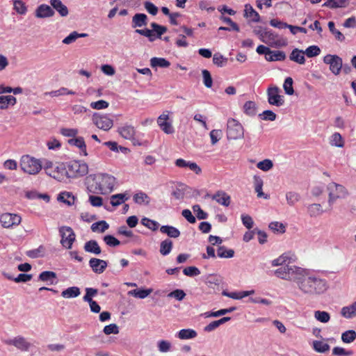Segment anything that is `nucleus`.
I'll list each match as a JSON object with an SVG mask.
<instances>
[{
    "label": "nucleus",
    "instance_id": "obj_1",
    "mask_svg": "<svg viewBox=\"0 0 356 356\" xmlns=\"http://www.w3.org/2000/svg\"><path fill=\"white\" fill-rule=\"evenodd\" d=\"M296 283L299 290L304 294H322L327 288V282L325 280L305 268H302Z\"/></svg>",
    "mask_w": 356,
    "mask_h": 356
},
{
    "label": "nucleus",
    "instance_id": "obj_2",
    "mask_svg": "<svg viewBox=\"0 0 356 356\" xmlns=\"http://www.w3.org/2000/svg\"><path fill=\"white\" fill-rule=\"evenodd\" d=\"M115 178L110 175L99 173L90 175L86 179L88 192L96 194L110 193L115 185Z\"/></svg>",
    "mask_w": 356,
    "mask_h": 356
},
{
    "label": "nucleus",
    "instance_id": "obj_3",
    "mask_svg": "<svg viewBox=\"0 0 356 356\" xmlns=\"http://www.w3.org/2000/svg\"><path fill=\"white\" fill-rule=\"evenodd\" d=\"M302 270V268L290 264L275 270V275L280 279L296 282Z\"/></svg>",
    "mask_w": 356,
    "mask_h": 356
},
{
    "label": "nucleus",
    "instance_id": "obj_4",
    "mask_svg": "<svg viewBox=\"0 0 356 356\" xmlns=\"http://www.w3.org/2000/svg\"><path fill=\"white\" fill-rule=\"evenodd\" d=\"M327 190L329 195L328 204L330 207L337 199L345 198L348 195V190L343 186L335 182L330 183L327 186Z\"/></svg>",
    "mask_w": 356,
    "mask_h": 356
},
{
    "label": "nucleus",
    "instance_id": "obj_5",
    "mask_svg": "<svg viewBox=\"0 0 356 356\" xmlns=\"http://www.w3.org/2000/svg\"><path fill=\"white\" fill-rule=\"evenodd\" d=\"M20 168L26 173L35 175L42 169V165L39 160L29 155H24L21 159Z\"/></svg>",
    "mask_w": 356,
    "mask_h": 356
},
{
    "label": "nucleus",
    "instance_id": "obj_6",
    "mask_svg": "<svg viewBox=\"0 0 356 356\" xmlns=\"http://www.w3.org/2000/svg\"><path fill=\"white\" fill-rule=\"evenodd\" d=\"M88 172V166L86 163L72 161L66 168L65 176L67 177H78L86 175Z\"/></svg>",
    "mask_w": 356,
    "mask_h": 356
},
{
    "label": "nucleus",
    "instance_id": "obj_7",
    "mask_svg": "<svg viewBox=\"0 0 356 356\" xmlns=\"http://www.w3.org/2000/svg\"><path fill=\"white\" fill-rule=\"evenodd\" d=\"M44 169L48 175L58 181L63 180L65 177L66 168L63 163L55 165L51 161H46Z\"/></svg>",
    "mask_w": 356,
    "mask_h": 356
},
{
    "label": "nucleus",
    "instance_id": "obj_8",
    "mask_svg": "<svg viewBox=\"0 0 356 356\" xmlns=\"http://www.w3.org/2000/svg\"><path fill=\"white\" fill-rule=\"evenodd\" d=\"M7 346H13L21 352H29L33 344L22 335H17L12 339L3 341Z\"/></svg>",
    "mask_w": 356,
    "mask_h": 356
},
{
    "label": "nucleus",
    "instance_id": "obj_9",
    "mask_svg": "<svg viewBox=\"0 0 356 356\" xmlns=\"http://www.w3.org/2000/svg\"><path fill=\"white\" fill-rule=\"evenodd\" d=\"M227 136L229 140H236L243 136L242 125L233 118H230L227 121Z\"/></svg>",
    "mask_w": 356,
    "mask_h": 356
},
{
    "label": "nucleus",
    "instance_id": "obj_10",
    "mask_svg": "<svg viewBox=\"0 0 356 356\" xmlns=\"http://www.w3.org/2000/svg\"><path fill=\"white\" fill-rule=\"evenodd\" d=\"M59 232L61 236L60 243L67 249L72 248L75 241V234L70 227L63 226L60 227Z\"/></svg>",
    "mask_w": 356,
    "mask_h": 356
},
{
    "label": "nucleus",
    "instance_id": "obj_11",
    "mask_svg": "<svg viewBox=\"0 0 356 356\" xmlns=\"http://www.w3.org/2000/svg\"><path fill=\"white\" fill-rule=\"evenodd\" d=\"M280 89L276 86H270L267 89L268 102L277 107L284 104V97L280 95Z\"/></svg>",
    "mask_w": 356,
    "mask_h": 356
},
{
    "label": "nucleus",
    "instance_id": "obj_12",
    "mask_svg": "<svg viewBox=\"0 0 356 356\" xmlns=\"http://www.w3.org/2000/svg\"><path fill=\"white\" fill-rule=\"evenodd\" d=\"M323 62L330 65V70L334 74H339L343 66L341 58L337 55L327 54L323 58Z\"/></svg>",
    "mask_w": 356,
    "mask_h": 356
},
{
    "label": "nucleus",
    "instance_id": "obj_13",
    "mask_svg": "<svg viewBox=\"0 0 356 356\" xmlns=\"http://www.w3.org/2000/svg\"><path fill=\"white\" fill-rule=\"evenodd\" d=\"M93 123L101 129L104 131L109 130L113 125V121L106 115H99L94 113L92 115Z\"/></svg>",
    "mask_w": 356,
    "mask_h": 356
},
{
    "label": "nucleus",
    "instance_id": "obj_14",
    "mask_svg": "<svg viewBox=\"0 0 356 356\" xmlns=\"http://www.w3.org/2000/svg\"><path fill=\"white\" fill-rule=\"evenodd\" d=\"M21 217L17 214L5 213L0 216V222L4 228H11L21 222Z\"/></svg>",
    "mask_w": 356,
    "mask_h": 356
},
{
    "label": "nucleus",
    "instance_id": "obj_15",
    "mask_svg": "<svg viewBox=\"0 0 356 356\" xmlns=\"http://www.w3.org/2000/svg\"><path fill=\"white\" fill-rule=\"evenodd\" d=\"M261 41L273 47H280L281 45V42L277 38V35L275 34L271 31L266 30Z\"/></svg>",
    "mask_w": 356,
    "mask_h": 356
},
{
    "label": "nucleus",
    "instance_id": "obj_16",
    "mask_svg": "<svg viewBox=\"0 0 356 356\" xmlns=\"http://www.w3.org/2000/svg\"><path fill=\"white\" fill-rule=\"evenodd\" d=\"M55 14L52 8L47 4L40 5L35 11V15L38 18H47L53 17Z\"/></svg>",
    "mask_w": 356,
    "mask_h": 356
},
{
    "label": "nucleus",
    "instance_id": "obj_17",
    "mask_svg": "<svg viewBox=\"0 0 356 356\" xmlns=\"http://www.w3.org/2000/svg\"><path fill=\"white\" fill-rule=\"evenodd\" d=\"M89 266L95 273H102L107 267V262L104 260L91 258L89 261Z\"/></svg>",
    "mask_w": 356,
    "mask_h": 356
},
{
    "label": "nucleus",
    "instance_id": "obj_18",
    "mask_svg": "<svg viewBox=\"0 0 356 356\" xmlns=\"http://www.w3.org/2000/svg\"><path fill=\"white\" fill-rule=\"evenodd\" d=\"M211 199L224 207H228L231 203V197L223 191H218L211 196Z\"/></svg>",
    "mask_w": 356,
    "mask_h": 356
},
{
    "label": "nucleus",
    "instance_id": "obj_19",
    "mask_svg": "<svg viewBox=\"0 0 356 356\" xmlns=\"http://www.w3.org/2000/svg\"><path fill=\"white\" fill-rule=\"evenodd\" d=\"M118 133L122 138L127 140H134L136 130L133 126L124 124L118 129Z\"/></svg>",
    "mask_w": 356,
    "mask_h": 356
},
{
    "label": "nucleus",
    "instance_id": "obj_20",
    "mask_svg": "<svg viewBox=\"0 0 356 356\" xmlns=\"http://www.w3.org/2000/svg\"><path fill=\"white\" fill-rule=\"evenodd\" d=\"M50 6L56 10L61 17H66L69 10L67 7L60 0H50Z\"/></svg>",
    "mask_w": 356,
    "mask_h": 356
},
{
    "label": "nucleus",
    "instance_id": "obj_21",
    "mask_svg": "<svg viewBox=\"0 0 356 356\" xmlns=\"http://www.w3.org/2000/svg\"><path fill=\"white\" fill-rule=\"evenodd\" d=\"M147 24V17L144 13H137L132 17V27H142Z\"/></svg>",
    "mask_w": 356,
    "mask_h": 356
},
{
    "label": "nucleus",
    "instance_id": "obj_22",
    "mask_svg": "<svg viewBox=\"0 0 356 356\" xmlns=\"http://www.w3.org/2000/svg\"><path fill=\"white\" fill-rule=\"evenodd\" d=\"M341 314L346 318H351L356 316V300L348 306L342 307Z\"/></svg>",
    "mask_w": 356,
    "mask_h": 356
},
{
    "label": "nucleus",
    "instance_id": "obj_23",
    "mask_svg": "<svg viewBox=\"0 0 356 356\" xmlns=\"http://www.w3.org/2000/svg\"><path fill=\"white\" fill-rule=\"evenodd\" d=\"M305 51L298 49H294L289 56L291 60L298 64L302 65L305 63Z\"/></svg>",
    "mask_w": 356,
    "mask_h": 356
},
{
    "label": "nucleus",
    "instance_id": "obj_24",
    "mask_svg": "<svg viewBox=\"0 0 356 356\" xmlns=\"http://www.w3.org/2000/svg\"><path fill=\"white\" fill-rule=\"evenodd\" d=\"M84 250L86 252L92 253L94 254H99L102 252L98 243L95 240H90L86 242L84 245Z\"/></svg>",
    "mask_w": 356,
    "mask_h": 356
},
{
    "label": "nucleus",
    "instance_id": "obj_25",
    "mask_svg": "<svg viewBox=\"0 0 356 356\" xmlns=\"http://www.w3.org/2000/svg\"><path fill=\"white\" fill-rule=\"evenodd\" d=\"M161 232L167 234L170 238H178L180 236V232L178 229L170 225H163L160 228Z\"/></svg>",
    "mask_w": 356,
    "mask_h": 356
},
{
    "label": "nucleus",
    "instance_id": "obj_26",
    "mask_svg": "<svg viewBox=\"0 0 356 356\" xmlns=\"http://www.w3.org/2000/svg\"><path fill=\"white\" fill-rule=\"evenodd\" d=\"M17 102L16 98L13 95H2L0 97V109L5 110L9 105L14 106Z\"/></svg>",
    "mask_w": 356,
    "mask_h": 356
},
{
    "label": "nucleus",
    "instance_id": "obj_27",
    "mask_svg": "<svg viewBox=\"0 0 356 356\" xmlns=\"http://www.w3.org/2000/svg\"><path fill=\"white\" fill-rule=\"evenodd\" d=\"M244 12V17H251L252 22H259L260 21V16L259 13L254 10V8L250 4L245 5Z\"/></svg>",
    "mask_w": 356,
    "mask_h": 356
},
{
    "label": "nucleus",
    "instance_id": "obj_28",
    "mask_svg": "<svg viewBox=\"0 0 356 356\" xmlns=\"http://www.w3.org/2000/svg\"><path fill=\"white\" fill-rule=\"evenodd\" d=\"M197 334L196 331L193 329H182L177 333L176 337L179 339L186 340L193 339Z\"/></svg>",
    "mask_w": 356,
    "mask_h": 356
},
{
    "label": "nucleus",
    "instance_id": "obj_29",
    "mask_svg": "<svg viewBox=\"0 0 356 356\" xmlns=\"http://www.w3.org/2000/svg\"><path fill=\"white\" fill-rule=\"evenodd\" d=\"M150 65L152 67L167 68L170 67V63L164 58L153 57L150 59Z\"/></svg>",
    "mask_w": 356,
    "mask_h": 356
},
{
    "label": "nucleus",
    "instance_id": "obj_30",
    "mask_svg": "<svg viewBox=\"0 0 356 356\" xmlns=\"http://www.w3.org/2000/svg\"><path fill=\"white\" fill-rule=\"evenodd\" d=\"M152 292V289H138L129 291L128 292V295L132 296L137 298L143 299L147 297Z\"/></svg>",
    "mask_w": 356,
    "mask_h": 356
},
{
    "label": "nucleus",
    "instance_id": "obj_31",
    "mask_svg": "<svg viewBox=\"0 0 356 356\" xmlns=\"http://www.w3.org/2000/svg\"><path fill=\"white\" fill-rule=\"evenodd\" d=\"M68 143L72 145H74L79 147L85 156H87L86 145L83 138L78 137L76 138H72L68 140Z\"/></svg>",
    "mask_w": 356,
    "mask_h": 356
},
{
    "label": "nucleus",
    "instance_id": "obj_32",
    "mask_svg": "<svg viewBox=\"0 0 356 356\" xmlns=\"http://www.w3.org/2000/svg\"><path fill=\"white\" fill-rule=\"evenodd\" d=\"M81 293L80 289L77 286H71L63 291L61 296L65 298H73L79 296Z\"/></svg>",
    "mask_w": 356,
    "mask_h": 356
},
{
    "label": "nucleus",
    "instance_id": "obj_33",
    "mask_svg": "<svg viewBox=\"0 0 356 356\" xmlns=\"http://www.w3.org/2000/svg\"><path fill=\"white\" fill-rule=\"evenodd\" d=\"M285 58L286 54L282 51H271L270 49V52H268V56H266V60L268 61L284 60Z\"/></svg>",
    "mask_w": 356,
    "mask_h": 356
},
{
    "label": "nucleus",
    "instance_id": "obj_34",
    "mask_svg": "<svg viewBox=\"0 0 356 356\" xmlns=\"http://www.w3.org/2000/svg\"><path fill=\"white\" fill-rule=\"evenodd\" d=\"M172 241L168 238L162 241L160 243L159 250L161 254L166 256L170 254L172 248Z\"/></svg>",
    "mask_w": 356,
    "mask_h": 356
},
{
    "label": "nucleus",
    "instance_id": "obj_35",
    "mask_svg": "<svg viewBox=\"0 0 356 356\" xmlns=\"http://www.w3.org/2000/svg\"><path fill=\"white\" fill-rule=\"evenodd\" d=\"M254 188L255 191L257 193L258 197H264V199H268V195L264 193L262 191V186H263V180L257 176L254 177Z\"/></svg>",
    "mask_w": 356,
    "mask_h": 356
},
{
    "label": "nucleus",
    "instance_id": "obj_36",
    "mask_svg": "<svg viewBox=\"0 0 356 356\" xmlns=\"http://www.w3.org/2000/svg\"><path fill=\"white\" fill-rule=\"evenodd\" d=\"M57 200L62 202L68 206H71L74 204V197L70 192H62L60 193Z\"/></svg>",
    "mask_w": 356,
    "mask_h": 356
},
{
    "label": "nucleus",
    "instance_id": "obj_37",
    "mask_svg": "<svg viewBox=\"0 0 356 356\" xmlns=\"http://www.w3.org/2000/svg\"><path fill=\"white\" fill-rule=\"evenodd\" d=\"M291 260L292 258L290 257L287 254H283L276 259H274L272 262V265L273 266H286L287 264H290L291 263Z\"/></svg>",
    "mask_w": 356,
    "mask_h": 356
},
{
    "label": "nucleus",
    "instance_id": "obj_38",
    "mask_svg": "<svg viewBox=\"0 0 356 356\" xmlns=\"http://www.w3.org/2000/svg\"><path fill=\"white\" fill-rule=\"evenodd\" d=\"M327 26L330 31L334 36L337 40L341 42L345 41V36L340 31L335 28V25L333 22H329Z\"/></svg>",
    "mask_w": 356,
    "mask_h": 356
},
{
    "label": "nucleus",
    "instance_id": "obj_39",
    "mask_svg": "<svg viewBox=\"0 0 356 356\" xmlns=\"http://www.w3.org/2000/svg\"><path fill=\"white\" fill-rule=\"evenodd\" d=\"M87 36V33H79L76 31H73L69 35L65 38L62 42L65 44H70L75 42L76 39L79 38H85Z\"/></svg>",
    "mask_w": 356,
    "mask_h": 356
},
{
    "label": "nucleus",
    "instance_id": "obj_40",
    "mask_svg": "<svg viewBox=\"0 0 356 356\" xmlns=\"http://www.w3.org/2000/svg\"><path fill=\"white\" fill-rule=\"evenodd\" d=\"M307 210L308 213L311 217H317L323 213L320 204H312L309 205Z\"/></svg>",
    "mask_w": 356,
    "mask_h": 356
},
{
    "label": "nucleus",
    "instance_id": "obj_41",
    "mask_svg": "<svg viewBox=\"0 0 356 356\" xmlns=\"http://www.w3.org/2000/svg\"><path fill=\"white\" fill-rule=\"evenodd\" d=\"M134 200L136 203L139 204H149L150 202L149 197L146 193H145L143 192H140V193H136L134 195Z\"/></svg>",
    "mask_w": 356,
    "mask_h": 356
},
{
    "label": "nucleus",
    "instance_id": "obj_42",
    "mask_svg": "<svg viewBox=\"0 0 356 356\" xmlns=\"http://www.w3.org/2000/svg\"><path fill=\"white\" fill-rule=\"evenodd\" d=\"M108 227L109 225L105 220H100L91 225V229L94 232H99L103 233L108 229Z\"/></svg>",
    "mask_w": 356,
    "mask_h": 356
},
{
    "label": "nucleus",
    "instance_id": "obj_43",
    "mask_svg": "<svg viewBox=\"0 0 356 356\" xmlns=\"http://www.w3.org/2000/svg\"><path fill=\"white\" fill-rule=\"evenodd\" d=\"M234 251L232 249H227L225 246H220L217 250V255L220 258H232L234 257Z\"/></svg>",
    "mask_w": 356,
    "mask_h": 356
},
{
    "label": "nucleus",
    "instance_id": "obj_44",
    "mask_svg": "<svg viewBox=\"0 0 356 356\" xmlns=\"http://www.w3.org/2000/svg\"><path fill=\"white\" fill-rule=\"evenodd\" d=\"M56 278V273L53 271H43L39 276L38 280L42 282H50L53 283V280Z\"/></svg>",
    "mask_w": 356,
    "mask_h": 356
},
{
    "label": "nucleus",
    "instance_id": "obj_45",
    "mask_svg": "<svg viewBox=\"0 0 356 356\" xmlns=\"http://www.w3.org/2000/svg\"><path fill=\"white\" fill-rule=\"evenodd\" d=\"M153 33L155 34V39L161 38V35L167 31V28L164 26L159 25L155 22L150 24Z\"/></svg>",
    "mask_w": 356,
    "mask_h": 356
},
{
    "label": "nucleus",
    "instance_id": "obj_46",
    "mask_svg": "<svg viewBox=\"0 0 356 356\" xmlns=\"http://www.w3.org/2000/svg\"><path fill=\"white\" fill-rule=\"evenodd\" d=\"M330 144L332 146L343 147L344 146V140L339 133H334L332 135Z\"/></svg>",
    "mask_w": 356,
    "mask_h": 356
},
{
    "label": "nucleus",
    "instance_id": "obj_47",
    "mask_svg": "<svg viewBox=\"0 0 356 356\" xmlns=\"http://www.w3.org/2000/svg\"><path fill=\"white\" fill-rule=\"evenodd\" d=\"M128 197H126L125 194L119 193L113 195L111 197V204L113 207H117L122 204L125 200H128Z\"/></svg>",
    "mask_w": 356,
    "mask_h": 356
},
{
    "label": "nucleus",
    "instance_id": "obj_48",
    "mask_svg": "<svg viewBox=\"0 0 356 356\" xmlns=\"http://www.w3.org/2000/svg\"><path fill=\"white\" fill-rule=\"evenodd\" d=\"M286 199L289 206H293L300 200V195L296 192L289 191L286 193Z\"/></svg>",
    "mask_w": 356,
    "mask_h": 356
},
{
    "label": "nucleus",
    "instance_id": "obj_49",
    "mask_svg": "<svg viewBox=\"0 0 356 356\" xmlns=\"http://www.w3.org/2000/svg\"><path fill=\"white\" fill-rule=\"evenodd\" d=\"M268 227L271 229L274 233L284 234L286 232L285 225L280 222H271Z\"/></svg>",
    "mask_w": 356,
    "mask_h": 356
},
{
    "label": "nucleus",
    "instance_id": "obj_50",
    "mask_svg": "<svg viewBox=\"0 0 356 356\" xmlns=\"http://www.w3.org/2000/svg\"><path fill=\"white\" fill-rule=\"evenodd\" d=\"M313 348L316 352L323 353L329 350L330 346L321 341H314L313 342Z\"/></svg>",
    "mask_w": 356,
    "mask_h": 356
},
{
    "label": "nucleus",
    "instance_id": "obj_51",
    "mask_svg": "<svg viewBox=\"0 0 356 356\" xmlns=\"http://www.w3.org/2000/svg\"><path fill=\"white\" fill-rule=\"evenodd\" d=\"M314 317L317 321L323 323H326L330 320V314L325 311H316L314 312Z\"/></svg>",
    "mask_w": 356,
    "mask_h": 356
},
{
    "label": "nucleus",
    "instance_id": "obj_52",
    "mask_svg": "<svg viewBox=\"0 0 356 356\" xmlns=\"http://www.w3.org/2000/svg\"><path fill=\"white\" fill-rule=\"evenodd\" d=\"M356 339V332L354 330H350L344 332L341 334V340L344 343H350Z\"/></svg>",
    "mask_w": 356,
    "mask_h": 356
},
{
    "label": "nucleus",
    "instance_id": "obj_53",
    "mask_svg": "<svg viewBox=\"0 0 356 356\" xmlns=\"http://www.w3.org/2000/svg\"><path fill=\"white\" fill-rule=\"evenodd\" d=\"M244 112L249 115H254L256 114V104L252 101H248L243 106Z\"/></svg>",
    "mask_w": 356,
    "mask_h": 356
},
{
    "label": "nucleus",
    "instance_id": "obj_54",
    "mask_svg": "<svg viewBox=\"0 0 356 356\" xmlns=\"http://www.w3.org/2000/svg\"><path fill=\"white\" fill-rule=\"evenodd\" d=\"M158 350L161 353H167L171 350V343L167 340H160L157 342Z\"/></svg>",
    "mask_w": 356,
    "mask_h": 356
},
{
    "label": "nucleus",
    "instance_id": "obj_55",
    "mask_svg": "<svg viewBox=\"0 0 356 356\" xmlns=\"http://www.w3.org/2000/svg\"><path fill=\"white\" fill-rule=\"evenodd\" d=\"M141 223L152 231H156L159 227V224L156 221L147 218H143Z\"/></svg>",
    "mask_w": 356,
    "mask_h": 356
},
{
    "label": "nucleus",
    "instance_id": "obj_56",
    "mask_svg": "<svg viewBox=\"0 0 356 356\" xmlns=\"http://www.w3.org/2000/svg\"><path fill=\"white\" fill-rule=\"evenodd\" d=\"M13 6L15 11L20 15H24L27 11L25 3L20 0H15Z\"/></svg>",
    "mask_w": 356,
    "mask_h": 356
},
{
    "label": "nucleus",
    "instance_id": "obj_57",
    "mask_svg": "<svg viewBox=\"0 0 356 356\" xmlns=\"http://www.w3.org/2000/svg\"><path fill=\"white\" fill-rule=\"evenodd\" d=\"M135 32L141 35L147 37L149 42H153L155 40V34L153 33L152 29H136Z\"/></svg>",
    "mask_w": 356,
    "mask_h": 356
},
{
    "label": "nucleus",
    "instance_id": "obj_58",
    "mask_svg": "<svg viewBox=\"0 0 356 356\" xmlns=\"http://www.w3.org/2000/svg\"><path fill=\"white\" fill-rule=\"evenodd\" d=\"M259 117L262 120L274 121L276 119L277 115L273 111L270 110H266L263 113H260Z\"/></svg>",
    "mask_w": 356,
    "mask_h": 356
},
{
    "label": "nucleus",
    "instance_id": "obj_59",
    "mask_svg": "<svg viewBox=\"0 0 356 356\" xmlns=\"http://www.w3.org/2000/svg\"><path fill=\"white\" fill-rule=\"evenodd\" d=\"M293 79L291 77H287L284 83L283 88L286 92V94L292 95L294 93V90L293 88Z\"/></svg>",
    "mask_w": 356,
    "mask_h": 356
},
{
    "label": "nucleus",
    "instance_id": "obj_60",
    "mask_svg": "<svg viewBox=\"0 0 356 356\" xmlns=\"http://www.w3.org/2000/svg\"><path fill=\"white\" fill-rule=\"evenodd\" d=\"M273 166V163L271 160L270 159H264V161H259L257 164V167L263 170V171H268L270 170Z\"/></svg>",
    "mask_w": 356,
    "mask_h": 356
},
{
    "label": "nucleus",
    "instance_id": "obj_61",
    "mask_svg": "<svg viewBox=\"0 0 356 356\" xmlns=\"http://www.w3.org/2000/svg\"><path fill=\"white\" fill-rule=\"evenodd\" d=\"M321 53L320 48L316 45H312L306 49L305 54L309 57L312 58L319 55Z\"/></svg>",
    "mask_w": 356,
    "mask_h": 356
},
{
    "label": "nucleus",
    "instance_id": "obj_62",
    "mask_svg": "<svg viewBox=\"0 0 356 356\" xmlns=\"http://www.w3.org/2000/svg\"><path fill=\"white\" fill-rule=\"evenodd\" d=\"M109 106V104L108 102L105 100H99L97 102H92L90 103V106L96 110H101V109H105L108 108Z\"/></svg>",
    "mask_w": 356,
    "mask_h": 356
},
{
    "label": "nucleus",
    "instance_id": "obj_63",
    "mask_svg": "<svg viewBox=\"0 0 356 356\" xmlns=\"http://www.w3.org/2000/svg\"><path fill=\"white\" fill-rule=\"evenodd\" d=\"M104 241L111 247H116L120 244V241L112 235H106L104 237Z\"/></svg>",
    "mask_w": 356,
    "mask_h": 356
},
{
    "label": "nucleus",
    "instance_id": "obj_64",
    "mask_svg": "<svg viewBox=\"0 0 356 356\" xmlns=\"http://www.w3.org/2000/svg\"><path fill=\"white\" fill-rule=\"evenodd\" d=\"M185 275L189 277H194L200 274V270L195 266H188L183 270Z\"/></svg>",
    "mask_w": 356,
    "mask_h": 356
}]
</instances>
